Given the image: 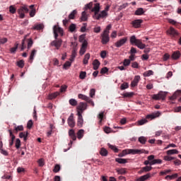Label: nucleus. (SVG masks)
<instances>
[{
  "label": "nucleus",
  "mask_w": 181,
  "mask_h": 181,
  "mask_svg": "<svg viewBox=\"0 0 181 181\" xmlns=\"http://www.w3.org/2000/svg\"><path fill=\"white\" fill-rule=\"evenodd\" d=\"M170 59V55L168 53L165 54L163 57V62H168Z\"/></svg>",
  "instance_id": "obj_52"
},
{
  "label": "nucleus",
  "mask_w": 181,
  "mask_h": 181,
  "mask_svg": "<svg viewBox=\"0 0 181 181\" xmlns=\"http://www.w3.org/2000/svg\"><path fill=\"white\" fill-rule=\"evenodd\" d=\"M86 74L87 73L86 71H81L79 75V78H81V80H84V78H86Z\"/></svg>",
  "instance_id": "obj_51"
},
{
  "label": "nucleus",
  "mask_w": 181,
  "mask_h": 181,
  "mask_svg": "<svg viewBox=\"0 0 181 181\" xmlns=\"http://www.w3.org/2000/svg\"><path fill=\"white\" fill-rule=\"evenodd\" d=\"M77 115H78L77 126L79 128H81L83 127V124H84V119H83V115H81V112L80 111H78Z\"/></svg>",
  "instance_id": "obj_7"
},
{
  "label": "nucleus",
  "mask_w": 181,
  "mask_h": 181,
  "mask_svg": "<svg viewBox=\"0 0 181 181\" xmlns=\"http://www.w3.org/2000/svg\"><path fill=\"white\" fill-rule=\"evenodd\" d=\"M123 97L124 98H131V97H134V93L133 92H130V93H125L123 94Z\"/></svg>",
  "instance_id": "obj_43"
},
{
  "label": "nucleus",
  "mask_w": 181,
  "mask_h": 181,
  "mask_svg": "<svg viewBox=\"0 0 181 181\" xmlns=\"http://www.w3.org/2000/svg\"><path fill=\"white\" fill-rule=\"evenodd\" d=\"M144 23V20L142 19H137L134 20L132 22V25L133 28L138 29V28H141V24Z\"/></svg>",
  "instance_id": "obj_11"
},
{
  "label": "nucleus",
  "mask_w": 181,
  "mask_h": 181,
  "mask_svg": "<svg viewBox=\"0 0 181 181\" xmlns=\"http://www.w3.org/2000/svg\"><path fill=\"white\" fill-rule=\"evenodd\" d=\"M89 95H90V97L93 98L94 95H95V89L94 88L90 89Z\"/></svg>",
  "instance_id": "obj_58"
},
{
  "label": "nucleus",
  "mask_w": 181,
  "mask_h": 181,
  "mask_svg": "<svg viewBox=\"0 0 181 181\" xmlns=\"http://www.w3.org/2000/svg\"><path fill=\"white\" fill-rule=\"evenodd\" d=\"M169 35H171L172 36H177L179 35V33L173 28V27H170V29L167 31Z\"/></svg>",
  "instance_id": "obj_17"
},
{
  "label": "nucleus",
  "mask_w": 181,
  "mask_h": 181,
  "mask_svg": "<svg viewBox=\"0 0 181 181\" xmlns=\"http://www.w3.org/2000/svg\"><path fill=\"white\" fill-rule=\"evenodd\" d=\"M143 170H144V172H151V170H152V166L146 165V167H143Z\"/></svg>",
  "instance_id": "obj_57"
},
{
  "label": "nucleus",
  "mask_w": 181,
  "mask_h": 181,
  "mask_svg": "<svg viewBox=\"0 0 181 181\" xmlns=\"http://www.w3.org/2000/svg\"><path fill=\"white\" fill-rule=\"evenodd\" d=\"M69 104L73 107H76V105H77V100H76V99L71 98L69 100Z\"/></svg>",
  "instance_id": "obj_44"
},
{
  "label": "nucleus",
  "mask_w": 181,
  "mask_h": 181,
  "mask_svg": "<svg viewBox=\"0 0 181 181\" xmlns=\"http://www.w3.org/2000/svg\"><path fill=\"white\" fill-rule=\"evenodd\" d=\"M60 95V93L59 92H55L54 93H51L49 95V100H53V98H56V97Z\"/></svg>",
  "instance_id": "obj_31"
},
{
  "label": "nucleus",
  "mask_w": 181,
  "mask_h": 181,
  "mask_svg": "<svg viewBox=\"0 0 181 181\" xmlns=\"http://www.w3.org/2000/svg\"><path fill=\"white\" fill-rule=\"evenodd\" d=\"M103 45H107L110 42V34L107 33H103L101 35Z\"/></svg>",
  "instance_id": "obj_6"
},
{
  "label": "nucleus",
  "mask_w": 181,
  "mask_h": 181,
  "mask_svg": "<svg viewBox=\"0 0 181 181\" xmlns=\"http://www.w3.org/2000/svg\"><path fill=\"white\" fill-rule=\"evenodd\" d=\"M45 28L43 23L37 24L33 27L34 30H42Z\"/></svg>",
  "instance_id": "obj_27"
},
{
  "label": "nucleus",
  "mask_w": 181,
  "mask_h": 181,
  "mask_svg": "<svg viewBox=\"0 0 181 181\" xmlns=\"http://www.w3.org/2000/svg\"><path fill=\"white\" fill-rule=\"evenodd\" d=\"M53 32H54L55 40L50 42L49 46H52L55 47L57 50H59V49L62 47L63 40L62 39H58L57 37H59V33L60 36H63V33H64L63 28L57 25H54L53 28Z\"/></svg>",
  "instance_id": "obj_1"
},
{
  "label": "nucleus",
  "mask_w": 181,
  "mask_h": 181,
  "mask_svg": "<svg viewBox=\"0 0 181 181\" xmlns=\"http://www.w3.org/2000/svg\"><path fill=\"white\" fill-rule=\"evenodd\" d=\"M98 118L100 119L99 122L101 124L103 122V119H104V112H101L98 116Z\"/></svg>",
  "instance_id": "obj_48"
},
{
  "label": "nucleus",
  "mask_w": 181,
  "mask_h": 181,
  "mask_svg": "<svg viewBox=\"0 0 181 181\" xmlns=\"http://www.w3.org/2000/svg\"><path fill=\"white\" fill-rule=\"evenodd\" d=\"M115 160H116V162H117V163H120V164L127 163V162H128L127 160V159H125V158H116Z\"/></svg>",
  "instance_id": "obj_35"
},
{
  "label": "nucleus",
  "mask_w": 181,
  "mask_h": 181,
  "mask_svg": "<svg viewBox=\"0 0 181 181\" xmlns=\"http://www.w3.org/2000/svg\"><path fill=\"white\" fill-rule=\"evenodd\" d=\"M36 53H37V50L36 49H33L31 51V53L30 54V57H29V63L32 64L33 63V60L35 59V56H36Z\"/></svg>",
  "instance_id": "obj_15"
},
{
  "label": "nucleus",
  "mask_w": 181,
  "mask_h": 181,
  "mask_svg": "<svg viewBox=\"0 0 181 181\" xmlns=\"http://www.w3.org/2000/svg\"><path fill=\"white\" fill-rule=\"evenodd\" d=\"M67 122H68L69 127H70L71 128H74V127H76V122L74 121V117L73 114H71V115L68 118Z\"/></svg>",
  "instance_id": "obj_10"
},
{
  "label": "nucleus",
  "mask_w": 181,
  "mask_h": 181,
  "mask_svg": "<svg viewBox=\"0 0 181 181\" xmlns=\"http://www.w3.org/2000/svg\"><path fill=\"white\" fill-rule=\"evenodd\" d=\"M168 92L160 91L158 94L153 95V100H165L166 98V95Z\"/></svg>",
  "instance_id": "obj_4"
},
{
  "label": "nucleus",
  "mask_w": 181,
  "mask_h": 181,
  "mask_svg": "<svg viewBox=\"0 0 181 181\" xmlns=\"http://www.w3.org/2000/svg\"><path fill=\"white\" fill-rule=\"evenodd\" d=\"M130 43L131 45H134L135 46H137L139 49H145V44L142 43L141 40L136 39V37L135 35H132L130 37Z\"/></svg>",
  "instance_id": "obj_2"
},
{
  "label": "nucleus",
  "mask_w": 181,
  "mask_h": 181,
  "mask_svg": "<svg viewBox=\"0 0 181 181\" xmlns=\"http://www.w3.org/2000/svg\"><path fill=\"white\" fill-rule=\"evenodd\" d=\"M37 162L39 166H40L41 168L45 166V160H43V158L39 159Z\"/></svg>",
  "instance_id": "obj_61"
},
{
  "label": "nucleus",
  "mask_w": 181,
  "mask_h": 181,
  "mask_svg": "<svg viewBox=\"0 0 181 181\" xmlns=\"http://www.w3.org/2000/svg\"><path fill=\"white\" fill-rule=\"evenodd\" d=\"M59 171H60V165L59 164L55 165L53 172L54 173H57V172H59Z\"/></svg>",
  "instance_id": "obj_55"
},
{
  "label": "nucleus",
  "mask_w": 181,
  "mask_h": 181,
  "mask_svg": "<svg viewBox=\"0 0 181 181\" xmlns=\"http://www.w3.org/2000/svg\"><path fill=\"white\" fill-rule=\"evenodd\" d=\"M176 159L175 157L169 156H164V160H167L168 162H170V160H173Z\"/></svg>",
  "instance_id": "obj_47"
},
{
  "label": "nucleus",
  "mask_w": 181,
  "mask_h": 181,
  "mask_svg": "<svg viewBox=\"0 0 181 181\" xmlns=\"http://www.w3.org/2000/svg\"><path fill=\"white\" fill-rule=\"evenodd\" d=\"M128 40V37H123L120 40H119L117 42H116L115 43V46L116 47H121L122 46H124L125 45V43H127Z\"/></svg>",
  "instance_id": "obj_5"
},
{
  "label": "nucleus",
  "mask_w": 181,
  "mask_h": 181,
  "mask_svg": "<svg viewBox=\"0 0 181 181\" xmlns=\"http://www.w3.org/2000/svg\"><path fill=\"white\" fill-rule=\"evenodd\" d=\"M76 28H77V26L76 25V24L71 23V24L69 25V32H71V33H73V32H76Z\"/></svg>",
  "instance_id": "obj_30"
},
{
  "label": "nucleus",
  "mask_w": 181,
  "mask_h": 181,
  "mask_svg": "<svg viewBox=\"0 0 181 181\" xmlns=\"http://www.w3.org/2000/svg\"><path fill=\"white\" fill-rule=\"evenodd\" d=\"M160 163H162V160H160V159H154V160L151 161V166H152V165H160Z\"/></svg>",
  "instance_id": "obj_29"
},
{
  "label": "nucleus",
  "mask_w": 181,
  "mask_h": 181,
  "mask_svg": "<svg viewBox=\"0 0 181 181\" xmlns=\"http://www.w3.org/2000/svg\"><path fill=\"white\" fill-rule=\"evenodd\" d=\"M167 155H177L179 151L177 149H171L166 151Z\"/></svg>",
  "instance_id": "obj_24"
},
{
  "label": "nucleus",
  "mask_w": 181,
  "mask_h": 181,
  "mask_svg": "<svg viewBox=\"0 0 181 181\" xmlns=\"http://www.w3.org/2000/svg\"><path fill=\"white\" fill-rule=\"evenodd\" d=\"M100 153L101 155V156H107L108 155V151H107V149L102 148Z\"/></svg>",
  "instance_id": "obj_36"
},
{
  "label": "nucleus",
  "mask_w": 181,
  "mask_h": 181,
  "mask_svg": "<svg viewBox=\"0 0 181 181\" xmlns=\"http://www.w3.org/2000/svg\"><path fill=\"white\" fill-rule=\"evenodd\" d=\"M128 87H129L128 83H123L121 85L120 88L121 90H126V88H128Z\"/></svg>",
  "instance_id": "obj_56"
},
{
  "label": "nucleus",
  "mask_w": 181,
  "mask_h": 181,
  "mask_svg": "<svg viewBox=\"0 0 181 181\" xmlns=\"http://www.w3.org/2000/svg\"><path fill=\"white\" fill-rule=\"evenodd\" d=\"M17 66L20 67V69H23L25 67V61L24 60H20L17 62Z\"/></svg>",
  "instance_id": "obj_39"
},
{
  "label": "nucleus",
  "mask_w": 181,
  "mask_h": 181,
  "mask_svg": "<svg viewBox=\"0 0 181 181\" xmlns=\"http://www.w3.org/2000/svg\"><path fill=\"white\" fill-rule=\"evenodd\" d=\"M27 37H28V35H25V38L22 40L21 48V50H22V51H23V50H25V49H26V45H25V41L26 40Z\"/></svg>",
  "instance_id": "obj_40"
},
{
  "label": "nucleus",
  "mask_w": 181,
  "mask_h": 181,
  "mask_svg": "<svg viewBox=\"0 0 181 181\" xmlns=\"http://www.w3.org/2000/svg\"><path fill=\"white\" fill-rule=\"evenodd\" d=\"M78 98H80L81 100H83L84 101H86V102H88V100L90 99L89 97L81 93L78 95Z\"/></svg>",
  "instance_id": "obj_28"
},
{
  "label": "nucleus",
  "mask_w": 181,
  "mask_h": 181,
  "mask_svg": "<svg viewBox=\"0 0 181 181\" xmlns=\"http://www.w3.org/2000/svg\"><path fill=\"white\" fill-rule=\"evenodd\" d=\"M90 53L86 54L83 60V64H88V60H90Z\"/></svg>",
  "instance_id": "obj_25"
},
{
  "label": "nucleus",
  "mask_w": 181,
  "mask_h": 181,
  "mask_svg": "<svg viewBox=\"0 0 181 181\" xmlns=\"http://www.w3.org/2000/svg\"><path fill=\"white\" fill-rule=\"evenodd\" d=\"M21 19H23L25 18V13H28L29 12V8H28V6L24 5L23 6H21L20 8L17 11Z\"/></svg>",
  "instance_id": "obj_3"
},
{
  "label": "nucleus",
  "mask_w": 181,
  "mask_h": 181,
  "mask_svg": "<svg viewBox=\"0 0 181 181\" xmlns=\"http://www.w3.org/2000/svg\"><path fill=\"white\" fill-rule=\"evenodd\" d=\"M148 122V120L146 119H142L141 120L138 121V124L139 125H144Z\"/></svg>",
  "instance_id": "obj_54"
},
{
  "label": "nucleus",
  "mask_w": 181,
  "mask_h": 181,
  "mask_svg": "<svg viewBox=\"0 0 181 181\" xmlns=\"http://www.w3.org/2000/svg\"><path fill=\"white\" fill-rule=\"evenodd\" d=\"M6 42H8V38L6 37L0 38V45H5Z\"/></svg>",
  "instance_id": "obj_62"
},
{
  "label": "nucleus",
  "mask_w": 181,
  "mask_h": 181,
  "mask_svg": "<svg viewBox=\"0 0 181 181\" xmlns=\"http://www.w3.org/2000/svg\"><path fill=\"white\" fill-rule=\"evenodd\" d=\"M28 134L29 133L28 132H21L19 134V138H23L24 142H26L28 141Z\"/></svg>",
  "instance_id": "obj_19"
},
{
  "label": "nucleus",
  "mask_w": 181,
  "mask_h": 181,
  "mask_svg": "<svg viewBox=\"0 0 181 181\" xmlns=\"http://www.w3.org/2000/svg\"><path fill=\"white\" fill-rule=\"evenodd\" d=\"M177 93L178 92H175L171 97H170V100L171 101H175V100H176V98H177Z\"/></svg>",
  "instance_id": "obj_59"
},
{
  "label": "nucleus",
  "mask_w": 181,
  "mask_h": 181,
  "mask_svg": "<svg viewBox=\"0 0 181 181\" xmlns=\"http://www.w3.org/2000/svg\"><path fill=\"white\" fill-rule=\"evenodd\" d=\"M107 146H108V148H110V149H112V151H114V152H115V153H118V152H119V149H118V148H117V146L112 145L110 143L107 144Z\"/></svg>",
  "instance_id": "obj_22"
},
{
  "label": "nucleus",
  "mask_w": 181,
  "mask_h": 181,
  "mask_svg": "<svg viewBox=\"0 0 181 181\" xmlns=\"http://www.w3.org/2000/svg\"><path fill=\"white\" fill-rule=\"evenodd\" d=\"M117 173H119V175H125V173H127V170H125L124 168H121L117 170Z\"/></svg>",
  "instance_id": "obj_63"
},
{
  "label": "nucleus",
  "mask_w": 181,
  "mask_h": 181,
  "mask_svg": "<svg viewBox=\"0 0 181 181\" xmlns=\"http://www.w3.org/2000/svg\"><path fill=\"white\" fill-rule=\"evenodd\" d=\"M69 135L71 139H72V141H76V139H77V136H76V132H74L73 129L69 131Z\"/></svg>",
  "instance_id": "obj_18"
},
{
  "label": "nucleus",
  "mask_w": 181,
  "mask_h": 181,
  "mask_svg": "<svg viewBox=\"0 0 181 181\" xmlns=\"http://www.w3.org/2000/svg\"><path fill=\"white\" fill-rule=\"evenodd\" d=\"M77 136L78 139H81L83 136H84V130L83 129H80L77 132Z\"/></svg>",
  "instance_id": "obj_32"
},
{
  "label": "nucleus",
  "mask_w": 181,
  "mask_h": 181,
  "mask_svg": "<svg viewBox=\"0 0 181 181\" xmlns=\"http://www.w3.org/2000/svg\"><path fill=\"white\" fill-rule=\"evenodd\" d=\"M91 12H94V15L93 16V18H95L100 13V4L96 3L94 5V7L91 9Z\"/></svg>",
  "instance_id": "obj_8"
},
{
  "label": "nucleus",
  "mask_w": 181,
  "mask_h": 181,
  "mask_svg": "<svg viewBox=\"0 0 181 181\" xmlns=\"http://www.w3.org/2000/svg\"><path fill=\"white\" fill-rule=\"evenodd\" d=\"M127 155L132 154V155H139L140 153H144L145 152V150H138V149H127Z\"/></svg>",
  "instance_id": "obj_9"
},
{
  "label": "nucleus",
  "mask_w": 181,
  "mask_h": 181,
  "mask_svg": "<svg viewBox=\"0 0 181 181\" xmlns=\"http://www.w3.org/2000/svg\"><path fill=\"white\" fill-rule=\"evenodd\" d=\"M18 46H19V44H18V43L15 44V47H11L10 49L11 53H15L16 52V50H18Z\"/></svg>",
  "instance_id": "obj_42"
},
{
  "label": "nucleus",
  "mask_w": 181,
  "mask_h": 181,
  "mask_svg": "<svg viewBox=\"0 0 181 181\" xmlns=\"http://www.w3.org/2000/svg\"><path fill=\"white\" fill-rule=\"evenodd\" d=\"M146 141H148V138L144 136L139 137V142L142 145H145L146 144Z\"/></svg>",
  "instance_id": "obj_26"
},
{
  "label": "nucleus",
  "mask_w": 181,
  "mask_h": 181,
  "mask_svg": "<svg viewBox=\"0 0 181 181\" xmlns=\"http://www.w3.org/2000/svg\"><path fill=\"white\" fill-rule=\"evenodd\" d=\"M76 108L78 111H79V112H81V114H83V111H84L87 108V105L83 102H81Z\"/></svg>",
  "instance_id": "obj_13"
},
{
  "label": "nucleus",
  "mask_w": 181,
  "mask_h": 181,
  "mask_svg": "<svg viewBox=\"0 0 181 181\" xmlns=\"http://www.w3.org/2000/svg\"><path fill=\"white\" fill-rule=\"evenodd\" d=\"M76 15H77V11L74 10L69 15V19H74Z\"/></svg>",
  "instance_id": "obj_37"
},
{
  "label": "nucleus",
  "mask_w": 181,
  "mask_h": 181,
  "mask_svg": "<svg viewBox=\"0 0 181 181\" xmlns=\"http://www.w3.org/2000/svg\"><path fill=\"white\" fill-rule=\"evenodd\" d=\"M18 131H23V126L20 125L18 126L17 127H16L15 129H13V132L17 133Z\"/></svg>",
  "instance_id": "obj_49"
},
{
  "label": "nucleus",
  "mask_w": 181,
  "mask_h": 181,
  "mask_svg": "<svg viewBox=\"0 0 181 181\" xmlns=\"http://www.w3.org/2000/svg\"><path fill=\"white\" fill-rule=\"evenodd\" d=\"M141 80V76H136L134 78V80L131 83L132 87H136L138 86V83H139V81Z\"/></svg>",
  "instance_id": "obj_14"
},
{
  "label": "nucleus",
  "mask_w": 181,
  "mask_h": 181,
  "mask_svg": "<svg viewBox=\"0 0 181 181\" xmlns=\"http://www.w3.org/2000/svg\"><path fill=\"white\" fill-rule=\"evenodd\" d=\"M180 57V51H175L173 53L171 58L173 60H177Z\"/></svg>",
  "instance_id": "obj_20"
},
{
  "label": "nucleus",
  "mask_w": 181,
  "mask_h": 181,
  "mask_svg": "<svg viewBox=\"0 0 181 181\" xmlns=\"http://www.w3.org/2000/svg\"><path fill=\"white\" fill-rule=\"evenodd\" d=\"M81 19L82 22H86L87 21L88 17H87V13L86 11L82 12Z\"/></svg>",
  "instance_id": "obj_34"
},
{
  "label": "nucleus",
  "mask_w": 181,
  "mask_h": 181,
  "mask_svg": "<svg viewBox=\"0 0 181 181\" xmlns=\"http://www.w3.org/2000/svg\"><path fill=\"white\" fill-rule=\"evenodd\" d=\"M125 155H128V151L127 149L123 150L122 153H119L118 156L119 158H122V157L125 156Z\"/></svg>",
  "instance_id": "obj_50"
},
{
  "label": "nucleus",
  "mask_w": 181,
  "mask_h": 181,
  "mask_svg": "<svg viewBox=\"0 0 181 181\" xmlns=\"http://www.w3.org/2000/svg\"><path fill=\"white\" fill-rule=\"evenodd\" d=\"M144 13H145V11H144V8H139L135 11L134 15H136L137 16H141V15H144Z\"/></svg>",
  "instance_id": "obj_23"
},
{
  "label": "nucleus",
  "mask_w": 181,
  "mask_h": 181,
  "mask_svg": "<svg viewBox=\"0 0 181 181\" xmlns=\"http://www.w3.org/2000/svg\"><path fill=\"white\" fill-rule=\"evenodd\" d=\"M9 12L10 13H16V8H15V6H9Z\"/></svg>",
  "instance_id": "obj_46"
},
{
  "label": "nucleus",
  "mask_w": 181,
  "mask_h": 181,
  "mask_svg": "<svg viewBox=\"0 0 181 181\" xmlns=\"http://www.w3.org/2000/svg\"><path fill=\"white\" fill-rule=\"evenodd\" d=\"M129 64H131V60L128 59H125L123 61V66L124 67H128V66H129Z\"/></svg>",
  "instance_id": "obj_41"
},
{
  "label": "nucleus",
  "mask_w": 181,
  "mask_h": 181,
  "mask_svg": "<svg viewBox=\"0 0 181 181\" xmlns=\"http://www.w3.org/2000/svg\"><path fill=\"white\" fill-rule=\"evenodd\" d=\"M27 49L29 50L32 46H33V40L32 38L28 39L27 40Z\"/></svg>",
  "instance_id": "obj_33"
},
{
  "label": "nucleus",
  "mask_w": 181,
  "mask_h": 181,
  "mask_svg": "<svg viewBox=\"0 0 181 181\" xmlns=\"http://www.w3.org/2000/svg\"><path fill=\"white\" fill-rule=\"evenodd\" d=\"M105 73H108V68L107 67H103L100 70V74H105Z\"/></svg>",
  "instance_id": "obj_64"
},
{
  "label": "nucleus",
  "mask_w": 181,
  "mask_h": 181,
  "mask_svg": "<svg viewBox=\"0 0 181 181\" xmlns=\"http://www.w3.org/2000/svg\"><path fill=\"white\" fill-rule=\"evenodd\" d=\"M100 64H101V63H100V61H98V59H95L93 62V70H98V67H100Z\"/></svg>",
  "instance_id": "obj_21"
},
{
  "label": "nucleus",
  "mask_w": 181,
  "mask_h": 181,
  "mask_svg": "<svg viewBox=\"0 0 181 181\" xmlns=\"http://www.w3.org/2000/svg\"><path fill=\"white\" fill-rule=\"evenodd\" d=\"M106 16H108V13L103 10L100 13H98V15L95 16L94 19L100 21V19L105 18Z\"/></svg>",
  "instance_id": "obj_12"
},
{
  "label": "nucleus",
  "mask_w": 181,
  "mask_h": 181,
  "mask_svg": "<svg viewBox=\"0 0 181 181\" xmlns=\"http://www.w3.org/2000/svg\"><path fill=\"white\" fill-rule=\"evenodd\" d=\"M111 28H112V25H111V24H109L104 30L103 33L110 34V30H111Z\"/></svg>",
  "instance_id": "obj_53"
},
{
  "label": "nucleus",
  "mask_w": 181,
  "mask_h": 181,
  "mask_svg": "<svg viewBox=\"0 0 181 181\" xmlns=\"http://www.w3.org/2000/svg\"><path fill=\"white\" fill-rule=\"evenodd\" d=\"M16 149H19L21 148V139H17L16 141Z\"/></svg>",
  "instance_id": "obj_60"
},
{
  "label": "nucleus",
  "mask_w": 181,
  "mask_h": 181,
  "mask_svg": "<svg viewBox=\"0 0 181 181\" xmlns=\"http://www.w3.org/2000/svg\"><path fill=\"white\" fill-rule=\"evenodd\" d=\"M71 66V62H70L69 61H67L64 63L63 68L65 70H67V69H69V67H70Z\"/></svg>",
  "instance_id": "obj_45"
},
{
  "label": "nucleus",
  "mask_w": 181,
  "mask_h": 181,
  "mask_svg": "<svg viewBox=\"0 0 181 181\" xmlns=\"http://www.w3.org/2000/svg\"><path fill=\"white\" fill-rule=\"evenodd\" d=\"M144 77H149L151 76H153V71L148 70L144 73Z\"/></svg>",
  "instance_id": "obj_38"
},
{
  "label": "nucleus",
  "mask_w": 181,
  "mask_h": 181,
  "mask_svg": "<svg viewBox=\"0 0 181 181\" xmlns=\"http://www.w3.org/2000/svg\"><path fill=\"white\" fill-rule=\"evenodd\" d=\"M151 177V173H147L146 175H142L140 177L137 178L136 181H146Z\"/></svg>",
  "instance_id": "obj_16"
}]
</instances>
